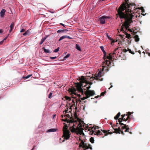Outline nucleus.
<instances>
[{
    "instance_id": "f257e3e1",
    "label": "nucleus",
    "mask_w": 150,
    "mask_h": 150,
    "mask_svg": "<svg viewBox=\"0 0 150 150\" xmlns=\"http://www.w3.org/2000/svg\"><path fill=\"white\" fill-rule=\"evenodd\" d=\"M134 3H130L129 0H126L119 7L117 15L119 16L121 19L125 20V23L121 26V31H124L123 29L124 27L127 29L132 22V19L134 16L133 14L137 9Z\"/></svg>"
},
{
    "instance_id": "f03ea898",
    "label": "nucleus",
    "mask_w": 150,
    "mask_h": 150,
    "mask_svg": "<svg viewBox=\"0 0 150 150\" xmlns=\"http://www.w3.org/2000/svg\"><path fill=\"white\" fill-rule=\"evenodd\" d=\"M69 129L71 132L73 133H75L77 134H83V129L82 127V125L80 122L76 127L75 126V125L73 124V125L71 127H70Z\"/></svg>"
},
{
    "instance_id": "7ed1b4c3",
    "label": "nucleus",
    "mask_w": 150,
    "mask_h": 150,
    "mask_svg": "<svg viewBox=\"0 0 150 150\" xmlns=\"http://www.w3.org/2000/svg\"><path fill=\"white\" fill-rule=\"evenodd\" d=\"M64 126L63 128V135L62 137H64V139L62 141L63 142L64 141V139L67 140L69 139L70 137V132L68 129V126L65 123H64Z\"/></svg>"
},
{
    "instance_id": "20e7f679",
    "label": "nucleus",
    "mask_w": 150,
    "mask_h": 150,
    "mask_svg": "<svg viewBox=\"0 0 150 150\" xmlns=\"http://www.w3.org/2000/svg\"><path fill=\"white\" fill-rule=\"evenodd\" d=\"M99 127L96 126H95V127L93 126L92 128V131L90 132V134H94L95 135H97L98 136H99L101 135H102V133L99 130H98L97 131H96V129H98Z\"/></svg>"
},
{
    "instance_id": "39448f33",
    "label": "nucleus",
    "mask_w": 150,
    "mask_h": 150,
    "mask_svg": "<svg viewBox=\"0 0 150 150\" xmlns=\"http://www.w3.org/2000/svg\"><path fill=\"white\" fill-rule=\"evenodd\" d=\"M79 140H81V141L79 144L80 147L82 146L83 148H85L86 150L88 149H90L91 150L92 149V148L91 145L87 143H85L83 141L81 140L80 138H79Z\"/></svg>"
},
{
    "instance_id": "423d86ee",
    "label": "nucleus",
    "mask_w": 150,
    "mask_h": 150,
    "mask_svg": "<svg viewBox=\"0 0 150 150\" xmlns=\"http://www.w3.org/2000/svg\"><path fill=\"white\" fill-rule=\"evenodd\" d=\"M118 48H115L114 51L113 53L109 54L108 56H107V58L109 59V60H111L113 57H114L115 56L117 57V55L115 53L116 51L118 50Z\"/></svg>"
},
{
    "instance_id": "0eeeda50",
    "label": "nucleus",
    "mask_w": 150,
    "mask_h": 150,
    "mask_svg": "<svg viewBox=\"0 0 150 150\" xmlns=\"http://www.w3.org/2000/svg\"><path fill=\"white\" fill-rule=\"evenodd\" d=\"M86 96H88V98L92 96L95 94V92L93 90H87L85 93Z\"/></svg>"
},
{
    "instance_id": "6e6552de",
    "label": "nucleus",
    "mask_w": 150,
    "mask_h": 150,
    "mask_svg": "<svg viewBox=\"0 0 150 150\" xmlns=\"http://www.w3.org/2000/svg\"><path fill=\"white\" fill-rule=\"evenodd\" d=\"M111 62L110 61V60H106L104 62H103L102 64L103 67V69L105 67L107 68L106 69H108V67H110V65L111 64Z\"/></svg>"
},
{
    "instance_id": "1a4fd4ad",
    "label": "nucleus",
    "mask_w": 150,
    "mask_h": 150,
    "mask_svg": "<svg viewBox=\"0 0 150 150\" xmlns=\"http://www.w3.org/2000/svg\"><path fill=\"white\" fill-rule=\"evenodd\" d=\"M102 72L100 71H99L97 74L94 77V79L98 81H102L103 80V78H101L102 77Z\"/></svg>"
},
{
    "instance_id": "9d476101",
    "label": "nucleus",
    "mask_w": 150,
    "mask_h": 150,
    "mask_svg": "<svg viewBox=\"0 0 150 150\" xmlns=\"http://www.w3.org/2000/svg\"><path fill=\"white\" fill-rule=\"evenodd\" d=\"M110 18V17L108 16H104L100 18V23L104 24L105 23L106 19H108Z\"/></svg>"
},
{
    "instance_id": "9b49d317",
    "label": "nucleus",
    "mask_w": 150,
    "mask_h": 150,
    "mask_svg": "<svg viewBox=\"0 0 150 150\" xmlns=\"http://www.w3.org/2000/svg\"><path fill=\"white\" fill-rule=\"evenodd\" d=\"M82 83H76V88L78 91L80 92L82 94L83 93V91L82 88H81L82 86Z\"/></svg>"
},
{
    "instance_id": "f8f14e48",
    "label": "nucleus",
    "mask_w": 150,
    "mask_h": 150,
    "mask_svg": "<svg viewBox=\"0 0 150 150\" xmlns=\"http://www.w3.org/2000/svg\"><path fill=\"white\" fill-rule=\"evenodd\" d=\"M62 120L64 122H66L67 123H69V125H70V123H75V124H76L77 122L76 121H75L74 119H73L70 120L66 118L65 119H62Z\"/></svg>"
},
{
    "instance_id": "ddd939ff",
    "label": "nucleus",
    "mask_w": 150,
    "mask_h": 150,
    "mask_svg": "<svg viewBox=\"0 0 150 150\" xmlns=\"http://www.w3.org/2000/svg\"><path fill=\"white\" fill-rule=\"evenodd\" d=\"M121 116L122 117V118H120L118 119V122L120 123L119 124L121 125H124V124L123 123H122V120H123L125 121H126L127 120H126V118H125V115H121Z\"/></svg>"
},
{
    "instance_id": "4468645a",
    "label": "nucleus",
    "mask_w": 150,
    "mask_h": 150,
    "mask_svg": "<svg viewBox=\"0 0 150 150\" xmlns=\"http://www.w3.org/2000/svg\"><path fill=\"white\" fill-rule=\"evenodd\" d=\"M79 80H80V83H87L88 82V81L85 79L84 76H81V78L79 79Z\"/></svg>"
},
{
    "instance_id": "2eb2a0df",
    "label": "nucleus",
    "mask_w": 150,
    "mask_h": 150,
    "mask_svg": "<svg viewBox=\"0 0 150 150\" xmlns=\"http://www.w3.org/2000/svg\"><path fill=\"white\" fill-rule=\"evenodd\" d=\"M133 113V112H128L126 114H124L125 115V116H127V117L126 118V120H127L129 119H130V116H131V114H132Z\"/></svg>"
},
{
    "instance_id": "dca6fc26",
    "label": "nucleus",
    "mask_w": 150,
    "mask_h": 150,
    "mask_svg": "<svg viewBox=\"0 0 150 150\" xmlns=\"http://www.w3.org/2000/svg\"><path fill=\"white\" fill-rule=\"evenodd\" d=\"M112 127L114 130V131L113 132V133H115L116 134L120 133L121 129L120 127H119L118 128L115 129L114 128H113V126H112Z\"/></svg>"
},
{
    "instance_id": "f3484780",
    "label": "nucleus",
    "mask_w": 150,
    "mask_h": 150,
    "mask_svg": "<svg viewBox=\"0 0 150 150\" xmlns=\"http://www.w3.org/2000/svg\"><path fill=\"white\" fill-rule=\"evenodd\" d=\"M72 101L73 103H74V104L75 105V102H76V105H77V103L78 101H79L80 102H81V100H80V99H78L77 98H76V97H74V98L72 100Z\"/></svg>"
},
{
    "instance_id": "a211bd4d",
    "label": "nucleus",
    "mask_w": 150,
    "mask_h": 150,
    "mask_svg": "<svg viewBox=\"0 0 150 150\" xmlns=\"http://www.w3.org/2000/svg\"><path fill=\"white\" fill-rule=\"evenodd\" d=\"M100 48L103 53L104 57H106V52L104 50V47L103 46H101L100 47Z\"/></svg>"
},
{
    "instance_id": "6ab92c4d",
    "label": "nucleus",
    "mask_w": 150,
    "mask_h": 150,
    "mask_svg": "<svg viewBox=\"0 0 150 150\" xmlns=\"http://www.w3.org/2000/svg\"><path fill=\"white\" fill-rule=\"evenodd\" d=\"M6 11L5 9H3L0 12V15L1 17H3L5 14V13Z\"/></svg>"
},
{
    "instance_id": "aec40b11",
    "label": "nucleus",
    "mask_w": 150,
    "mask_h": 150,
    "mask_svg": "<svg viewBox=\"0 0 150 150\" xmlns=\"http://www.w3.org/2000/svg\"><path fill=\"white\" fill-rule=\"evenodd\" d=\"M14 23L13 22L12 23L10 26V30L9 31L10 32H11L12 30L14 28Z\"/></svg>"
},
{
    "instance_id": "412c9836",
    "label": "nucleus",
    "mask_w": 150,
    "mask_h": 150,
    "mask_svg": "<svg viewBox=\"0 0 150 150\" xmlns=\"http://www.w3.org/2000/svg\"><path fill=\"white\" fill-rule=\"evenodd\" d=\"M68 31V30L67 29L65 30H59L57 31V32L58 33H63L64 32H66L67 31Z\"/></svg>"
},
{
    "instance_id": "4be33fe9",
    "label": "nucleus",
    "mask_w": 150,
    "mask_h": 150,
    "mask_svg": "<svg viewBox=\"0 0 150 150\" xmlns=\"http://www.w3.org/2000/svg\"><path fill=\"white\" fill-rule=\"evenodd\" d=\"M101 130L103 131V133L105 134V135H106L108 134H111L112 133V132H109V131H107L105 130Z\"/></svg>"
},
{
    "instance_id": "5701e85b",
    "label": "nucleus",
    "mask_w": 150,
    "mask_h": 150,
    "mask_svg": "<svg viewBox=\"0 0 150 150\" xmlns=\"http://www.w3.org/2000/svg\"><path fill=\"white\" fill-rule=\"evenodd\" d=\"M48 36H46L44 38H42V39L41 40V41L40 42V45H42L43 42L47 38V37Z\"/></svg>"
},
{
    "instance_id": "b1692460",
    "label": "nucleus",
    "mask_w": 150,
    "mask_h": 150,
    "mask_svg": "<svg viewBox=\"0 0 150 150\" xmlns=\"http://www.w3.org/2000/svg\"><path fill=\"white\" fill-rule=\"evenodd\" d=\"M134 38L136 42H137L139 41V38L138 35H136L134 36Z\"/></svg>"
},
{
    "instance_id": "393cba45",
    "label": "nucleus",
    "mask_w": 150,
    "mask_h": 150,
    "mask_svg": "<svg viewBox=\"0 0 150 150\" xmlns=\"http://www.w3.org/2000/svg\"><path fill=\"white\" fill-rule=\"evenodd\" d=\"M62 117H63L64 116V117H67L69 118L70 119L72 120L71 119L72 118V117H71L70 116V115L69 114H67L66 115H62Z\"/></svg>"
},
{
    "instance_id": "a878e982",
    "label": "nucleus",
    "mask_w": 150,
    "mask_h": 150,
    "mask_svg": "<svg viewBox=\"0 0 150 150\" xmlns=\"http://www.w3.org/2000/svg\"><path fill=\"white\" fill-rule=\"evenodd\" d=\"M76 48L79 51H81V48L78 44L76 45Z\"/></svg>"
},
{
    "instance_id": "bb28decb",
    "label": "nucleus",
    "mask_w": 150,
    "mask_h": 150,
    "mask_svg": "<svg viewBox=\"0 0 150 150\" xmlns=\"http://www.w3.org/2000/svg\"><path fill=\"white\" fill-rule=\"evenodd\" d=\"M56 130L57 129H48L47 131V132H56Z\"/></svg>"
},
{
    "instance_id": "cd10ccee",
    "label": "nucleus",
    "mask_w": 150,
    "mask_h": 150,
    "mask_svg": "<svg viewBox=\"0 0 150 150\" xmlns=\"http://www.w3.org/2000/svg\"><path fill=\"white\" fill-rule=\"evenodd\" d=\"M120 115V112H119L117 115L114 117V119L115 120H117L119 118V117Z\"/></svg>"
},
{
    "instance_id": "c85d7f7f",
    "label": "nucleus",
    "mask_w": 150,
    "mask_h": 150,
    "mask_svg": "<svg viewBox=\"0 0 150 150\" xmlns=\"http://www.w3.org/2000/svg\"><path fill=\"white\" fill-rule=\"evenodd\" d=\"M43 49L45 53H50L51 52L49 50L46 49L44 47H43Z\"/></svg>"
},
{
    "instance_id": "c756f323",
    "label": "nucleus",
    "mask_w": 150,
    "mask_h": 150,
    "mask_svg": "<svg viewBox=\"0 0 150 150\" xmlns=\"http://www.w3.org/2000/svg\"><path fill=\"white\" fill-rule=\"evenodd\" d=\"M123 126H122L121 125V126H122L121 129H122V130L123 129H125V128H126L127 127H128V125H126L124 124V125H123Z\"/></svg>"
},
{
    "instance_id": "7c9ffc66",
    "label": "nucleus",
    "mask_w": 150,
    "mask_h": 150,
    "mask_svg": "<svg viewBox=\"0 0 150 150\" xmlns=\"http://www.w3.org/2000/svg\"><path fill=\"white\" fill-rule=\"evenodd\" d=\"M67 35H63V36H62L61 37L60 39H59V41L61 40H63V39H64V38H67Z\"/></svg>"
},
{
    "instance_id": "2f4dec72",
    "label": "nucleus",
    "mask_w": 150,
    "mask_h": 150,
    "mask_svg": "<svg viewBox=\"0 0 150 150\" xmlns=\"http://www.w3.org/2000/svg\"><path fill=\"white\" fill-rule=\"evenodd\" d=\"M29 30H27L26 31H25V33H23V35L24 36H26L27 35H28L29 34Z\"/></svg>"
},
{
    "instance_id": "473e14b6",
    "label": "nucleus",
    "mask_w": 150,
    "mask_h": 150,
    "mask_svg": "<svg viewBox=\"0 0 150 150\" xmlns=\"http://www.w3.org/2000/svg\"><path fill=\"white\" fill-rule=\"evenodd\" d=\"M64 98L66 100H68L69 101H70L71 100V98L68 96H65Z\"/></svg>"
},
{
    "instance_id": "72a5a7b5",
    "label": "nucleus",
    "mask_w": 150,
    "mask_h": 150,
    "mask_svg": "<svg viewBox=\"0 0 150 150\" xmlns=\"http://www.w3.org/2000/svg\"><path fill=\"white\" fill-rule=\"evenodd\" d=\"M90 142L92 143H94V138L93 137H91L90 139Z\"/></svg>"
},
{
    "instance_id": "f704fd0d",
    "label": "nucleus",
    "mask_w": 150,
    "mask_h": 150,
    "mask_svg": "<svg viewBox=\"0 0 150 150\" xmlns=\"http://www.w3.org/2000/svg\"><path fill=\"white\" fill-rule=\"evenodd\" d=\"M126 36L125 37L126 38H129L131 36V35H130V34H128V33H126Z\"/></svg>"
},
{
    "instance_id": "c9c22d12",
    "label": "nucleus",
    "mask_w": 150,
    "mask_h": 150,
    "mask_svg": "<svg viewBox=\"0 0 150 150\" xmlns=\"http://www.w3.org/2000/svg\"><path fill=\"white\" fill-rule=\"evenodd\" d=\"M32 76L31 74L29 75L26 76L24 77V78L25 79H27L29 78H30V76Z\"/></svg>"
},
{
    "instance_id": "e433bc0d",
    "label": "nucleus",
    "mask_w": 150,
    "mask_h": 150,
    "mask_svg": "<svg viewBox=\"0 0 150 150\" xmlns=\"http://www.w3.org/2000/svg\"><path fill=\"white\" fill-rule=\"evenodd\" d=\"M128 51H129V52L130 53L133 54H134V53L133 52H132V51H131L130 49L128 48Z\"/></svg>"
},
{
    "instance_id": "4c0bfd02",
    "label": "nucleus",
    "mask_w": 150,
    "mask_h": 150,
    "mask_svg": "<svg viewBox=\"0 0 150 150\" xmlns=\"http://www.w3.org/2000/svg\"><path fill=\"white\" fill-rule=\"evenodd\" d=\"M88 98V96H86L82 98L81 99V100H83L86 99Z\"/></svg>"
},
{
    "instance_id": "58836bf2",
    "label": "nucleus",
    "mask_w": 150,
    "mask_h": 150,
    "mask_svg": "<svg viewBox=\"0 0 150 150\" xmlns=\"http://www.w3.org/2000/svg\"><path fill=\"white\" fill-rule=\"evenodd\" d=\"M59 47H58L57 49H55L54 51V52H58L59 51Z\"/></svg>"
},
{
    "instance_id": "ea45409f",
    "label": "nucleus",
    "mask_w": 150,
    "mask_h": 150,
    "mask_svg": "<svg viewBox=\"0 0 150 150\" xmlns=\"http://www.w3.org/2000/svg\"><path fill=\"white\" fill-rule=\"evenodd\" d=\"M70 54H68L64 57V58L65 59H67V58H68V57H69V56H70Z\"/></svg>"
},
{
    "instance_id": "a19ab883",
    "label": "nucleus",
    "mask_w": 150,
    "mask_h": 150,
    "mask_svg": "<svg viewBox=\"0 0 150 150\" xmlns=\"http://www.w3.org/2000/svg\"><path fill=\"white\" fill-rule=\"evenodd\" d=\"M125 129H126V130H125V132H129V127H127L126 128H125Z\"/></svg>"
},
{
    "instance_id": "79ce46f5",
    "label": "nucleus",
    "mask_w": 150,
    "mask_h": 150,
    "mask_svg": "<svg viewBox=\"0 0 150 150\" xmlns=\"http://www.w3.org/2000/svg\"><path fill=\"white\" fill-rule=\"evenodd\" d=\"M68 108H67V109H66V110H65V111H64L63 112L64 113V114H65L67 113H68Z\"/></svg>"
},
{
    "instance_id": "37998d69",
    "label": "nucleus",
    "mask_w": 150,
    "mask_h": 150,
    "mask_svg": "<svg viewBox=\"0 0 150 150\" xmlns=\"http://www.w3.org/2000/svg\"><path fill=\"white\" fill-rule=\"evenodd\" d=\"M52 92L50 93L49 95L48 98H51L52 97Z\"/></svg>"
},
{
    "instance_id": "c03bdc74",
    "label": "nucleus",
    "mask_w": 150,
    "mask_h": 150,
    "mask_svg": "<svg viewBox=\"0 0 150 150\" xmlns=\"http://www.w3.org/2000/svg\"><path fill=\"white\" fill-rule=\"evenodd\" d=\"M68 91H69V92H71L73 93V89H72V88H69V90H68Z\"/></svg>"
},
{
    "instance_id": "a18cd8bd",
    "label": "nucleus",
    "mask_w": 150,
    "mask_h": 150,
    "mask_svg": "<svg viewBox=\"0 0 150 150\" xmlns=\"http://www.w3.org/2000/svg\"><path fill=\"white\" fill-rule=\"evenodd\" d=\"M75 95H77L79 98V99H80V98L81 97V95L80 94H77L76 93L75 94Z\"/></svg>"
},
{
    "instance_id": "49530a36",
    "label": "nucleus",
    "mask_w": 150,
    "mask_h": 150,
    "mask_svg": "<svg viewBox=\"0 0 150 150\" xmlns=\"http://www.w3.org/2000/svg\"><path fill=\"white\" fill-rule=\"evenodd\" d=\"M106 92V91H105L104 92H102L101 93V94H100L101 96H104V95L105 94Z\"/></svg>"
},
{
    "instance_id": "de8ad7c7",
    "label": "nucleus",
    "mask_w": 150,
    "mask_h": 150,
    "mask_svg": "<svg viewBox=\"0 0 150 150\" xmlns=\"http://www.w3.org/2000/svg\"><path fill=\"white\" fill-rule=\"evenodd\" d=\"M57 57H50V58L51 59H56L57 58Z\"/></svg>"
},
{
    "instance_id": "09e8293b",
    "label": "nucleus",
    "mask_w": 150,
    "mask_h": 150,
    "mask_svg": "<svg viewBox=\"0 0 150 150\" xmlns=\"http://www.w3.org/2000/svg\"><path fill=\"white\" fill-rule=\"evenodd\" d=\"M122 52H126L128 51V50H127V49H125L122 50Z\"/></svg>"
},
{
    "instance_id": "8fccbe9b",
    "label": "nucleus",
    "mask_w": 150,
    "mask_h": 150,
    "mask_svg": "<svg viewBox=\"0 0 150 150\" xmlns=\"http://www.w3.org/2000/svg\"><path fill=\"white\" fill-rule=\"evenodd\" d=\"M72 88V89L73 90V93H74V92H76V89L75 88Z\"/></svg>"
},
{
    "instance_id": "3c124183",
    "label": "nucleus",
    "mask_w": 150,
    "mask_h": 150,
    "mask_svg": "<svg viewBox=\"0 0 150 150\" xmlns=\"http://www.w3.org/2000/svg\"><path fill=\"white\" fill-rule=\"evenodd\" d=\"M89 83H90L89 82H88H88L87 83H86V84L84 86V87H86H86H88L87 86V85H89Z\"/></svg>"
},
{
    "instance_id": "603ef678",
    "label": "nucleus",
    "mask_w": 150,
    "mask_h": 150,
    "mask_svg": "<svg viewBox=\"0 0 150 150\" xmlns=\"http://www.w3.org/2000/svg\"><path fill=\"white\" fill-rule=\"evenodd\" d=\"M89 85H88V87H86V88L88 90V89L91 88V86H90V85L89 83Z\"/></svg>"
},
{
    "instance_id": "864d4df0",
    "label": "nucleus",
    "mask_w": 150,
    "mask_h": 150,
    "mask_svg": "<svg viewBox=\"0 0 150 150\" xmlns=\"http://www.w3.org/2000/svg\"><path fill=\"white\" fill-rule=\"evenodd\" d=\"M25 31V30L24 29H22L20 31V32L22 33L24 32Z\"/></svg>"
},
{
    "instance_id": "5fc2aeb1",
    "label": "nucleus",
    "mask_w": 150,
    "mask_h": 150,
    "mask_svg": "<svg viewBox=\"0 0 150 150\" xmlns=\"http://www.w3.org/2000/svg\"><path fill=\"white\" fill-rule=\"evenodd\" d=\"M67 38H69V39H72L73 38L71 37H70V36H68L67 35Z\"/></svg>"
},
{
    "instance_id": "6e6d98bb",
    "label": "nucleus",
    "mask_w": 150,
    "mask_h": 150,
    "mask_svg": "<svg viewBox=\"0 0 150 150\" xmlns=\"http://www.w3.org/2000/svg\"><path fill=\"white\" fill-rule=\"evenodd\" d=\"M121 132V133L123 135H124V133L122 131H121H121L120 132V133Z\"/></svg>"
},
{
    "instance_id": "4d7b16f0",
    "label": "nucleus",
    "mask_w": 150,
    "mask_h": 150,
    "mask_svg": "<svg viewBox=\"0 0 150 150\" xmlns=\"http://www.w3.org/2000/svg\"><path fill=\"white\" fill-rule=\"evenodd\" d=\"M127 120H128V121H127L128 123L131 120V118H130V119H129Z\"/></svg>"
},
{
    "instance_id": "13d9d810",
    "label": "nucleus",
    "mask_w": 150,
    "mask_h": 150,
    "mask_svg": "<svg viewBox=\"0 0 150 150\" xmlns=\"http://www.w3.org/2000/svg\"><path fill=\"white\" fill-rule=\"evenodd\" d=\"M35 147H36L35 146H33V148H32V149L31 150H33L35 148Z\"/></svg>"
},
{
    "instance_id": "bf43d9fd",
    "label": "nucleus",
    "mask_w": 150,
    "mask_h": 150,
    "mask_svg": "<svg viewBox=\"0 0 150 150\" xmlns=\"http://www.w3.org/2000/svg\"><path fill=\"white\" fill-rule=\"evenodd\" d=\"M100 97V96H96L95 97V98H97L98 97Z\"/></svg>"
},
{
    "instance_id": "052dcab7",
    "label": "nucleus",
    "mask_w": 150,
    "mask_h": 150,
    "mask_svg": "<svg viewBox=\"0 0 150 150\" xmlns=\"http://www.w3.org/2000/svg\"><path fill=\"white\" fill-rule=\"evenodd\" d=\"M56 116V115H53V118H54V117Z\"/></svg>"
},
{
    "instance_id": "680f3d73",
    "label": "nucleus",
    "mask_w": 150,
    "mask_h": 150,
    "mask_svg": "<svg viewBox=\"0 0 150 150\" xmlns=\"http://www.w3.org/2000/svg\"><path fill=\"white\" fill-rule=\"evenodd\" d=\"M120 36L121 37V38H123L124 36H122V35H120Z\"/></svg>"
},
{
    "instance_id": "e2e57ef3",
    "label": "nucleus",
    "mask_w": 150,
    "mask_h": 150,
    "mask_svg": "<svg viewBox=\"0 0 150 150\" xmlns=\"http://www.w3.org/2000/svg\"><path fill=\"white\" fill-rule=\"evenodd\" d=\"M60 25H62L63 26H64V24H63V23H61L60 24Z\"/></svg>"
},
{
    "instance_id": "0e129e2a",
    "label": "nucleus",
    "mask_w": 150,
    "mask_h": 150,
    "mask_svg": "<svg viewBox=\"0 0 150 150\" xmlns=\"http://www.w3.org/2000/svg\"><path fill=\"white\" fill-rule=\"evenodd\" d=\"M2 32H3V31H2V30H0V33H2Z\"/></svg>"
},
{
    "instance_id": "69168bd1",
    "label": "nucleus",
    "mask_w": 150,
    "mask_h": 150,
    "mask_svg": "<svg viewBox=\"0 0 150 150\" xmlns=\"http://www.w3.org/2000/svg\"><path fill=\"white\" fill-rule=\"evenodd\" d=\"M113 86L111 85L110 87L109 88V89H110V88L112 87Z\"/></svg>"
},
{
    "instance_id": "338daca9",
    "label": "nucleus",
    "mask_w": 150,
    "mask_h": 150,
    "mask_svg": "<svg viewBox=\"0 0 150 150\" xmlns=\"http://www.w3.org/2000/svg\"><path fill=\"white\" fill-rule=\"evenodd\" d=\"M128 30L129 31H131V32H132V30H131V29H128Z\"/></svg>"
},
{
    "instance_id": "774afa93",
    "label": "nucleus",
    "mask_w": 150,
    "mask_h": 150,
    "mask_svg": "<svg viewBox=\"0 0 150 150\" xmlns=\"http://www.w3.org/2000/svg\"><path fill=\"white\" fill-rule=\"evenodd\" d=\"M3 42V41H1L0 42V44H1Z\"/></svg>"
}]
</instances>
